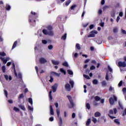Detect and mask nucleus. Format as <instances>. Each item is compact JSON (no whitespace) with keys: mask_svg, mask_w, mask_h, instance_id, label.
Listing matches in <instances>:
<instances>
[{"mask_svg":"<svg viewBox=\"0 0 126 126\" xmlns=\"http://www.w3.org/2000/svg\"><path fill=\"white\" fill-rule=\"evenodd\" d=\"M47 30H43L42 33L44 35H49V36H54V32H53V27L52 26H48Z\"/></svg>","mask_w":126,"mask_h":126,"instance_id":"nucleus-1","label":"nucleus"},{"mask_svg":"<svg viewBox=\"0 0 126 126\" xmlns=\"http://www.w3.org/2000/svg\"><path fill=\"white\" fill-rule=\"evenodd\" d=\"M117 100V96L115 95H113V97H111L109 98V103L110 105H114L115 104V101L116 102Z\"/></svg>","mask_w":126,"mask_h":126,"instance_id":"nucleus-2","label":"nucleus"},{"mask_svg":"<svg viewBox=\"0 0 126 126\" xmlns=\"http://www.w3.org/2000/svg\"><path fill=\"white\" fill-rule=\"evenodd\" d=\"M67 98L68 99L72 108H73V107H74V103H73L72 97H71V96L70 95H67Z\"/></svg>","mask_w":126,"mask_h":126,"instance_id":"nucleus-3","label":"nucleus"},{"mask_svg":"<svg viewBox=\"0 0 126 126\" xmlns=\"http://www.w3.org/2000/svg\"><path fill=\"white\" fill-rule=\"evenodd\" d=\"M118 66L119 67H126V62H118Z\"/></svg>","mask_w":126,"mask_h":126,"instance_id":"nucleus-4","label":"nucleus"},{"mask_svg":"<svg viewBox=\"0 0 126 126\" xmlns=\"http://www.w3.org/2000/svg\"><path fill=\"white\" fill-rule=\"evenodd\" d=\"M65 89L66 90V91H70V90H71V87H70V85L68 83H66L65 85Z\"/></svg>","mask_w":126,"mask_h":126,"instance_id":"nucleus-5","label":"nucleus"},{"mask_svg":"<svg viewBox=\"0 0 126 126\" xmlns=\"http://www.w3.org/2000/svg\"><path fill=\"white\" fill-rule=\"evenodd\" d=\"M39 63H40L41 64H43L46 63H48V61L45 58L42 57L39 59Z\"/></svg>","mask_w":126,"mask_h":126,"instance_id":"nucleus-6","label":"nucleus"},{"mask_svg":"<svg viewBox=\"0 0 126 126\" xmlns=\"http://www.w3.org/2000/svg\"><path fill=\"white\" fill-rule=\"evenodd\" d=\"M51 88L53 93H55V92L57 91V89L58 88V84H55L54 85L51 87Z\"/></svg>","mask_w":126,"mask_h":126,"instance_id":"nucleus-7","label":"nucleus"},{"mask_svg":"<svg viewBox=\"0 0 126 126\" xmlns=\"http://www.w3.org/2000/svg\"><path fill=\"white\" fill-rule=\"evenodd\" d=\"M51 62L53 64H54L55 65H58V64H60V62L58 61L52 60Z\"/></svg>","mask_w":126,"mask_h":126,"instance_id":"nucleus-8","label":"nucleus"},{"mask_svg":"<svg viewBox=\"0 0 126 126\" xmlns=\"http://www.w3.org/2000/svg\"><path fill=\"white\" fill-rule=\"evenodd\" d=\"M93 37H95V34H94V32L92 31L90 32V34L88 35V38H91Z\"/></svg>","mask_w":126,"mask_h":126,"instance_id":"nucleus-9","label":"nucleus"},{"mask_svg":"<svg viewBox=\"0 0 126 126\" xmlns=\"http://www.w3.org/2000/svg\"><path fill=\"white\" fill-rule=\"evenodd\" d=\"M13 65V69H14V73L15 75V76L17 77V73L16 72V70H15V64H14V63H12Z\"/></svg>","mask_w":126,"mask_h":126,"instance_id":"nucleus-10","label":"nucleus"},{"mask_svg":"<svg viewBox=\"0 0 126 126\" xmlns=\"http://www.w3.org/2000/svg\"><path fill=\"white\" fill-rule=\"evenodd\" d=\"M19 108H20V109L21 110H22L23 111H26V108H25V106H24V105H22V104H20L19 105Z\"/></svg>","mask_w":126,"mask_h":126,"instance_id":"nucleus-11","label":"nucleus"},{"mask_svg":"<svg viewBox=\"0 0 126 126\" xmlns=\"http://www.w3.org/2000/svg\"><path fill=\"white\" fill-rule=\"evenodd\" d=\"M50 114L53 115H54V109H53V106L50 105Z\"/></svg>","mask_w":126,"mask_h":126,"instance_id":"nucleus-12","label":"nucleus"},{"mask_svg":"<svg viewBox=\"0 0 126 126\" xmlns=\"http://www.w3.org/2000/svg\"><path fill=\"white\" fill-rule=\"evenodd\" d=\"M94 117H95V118H98L99 117H101V113H100V112H96L94 113Z\"/></svg>","mask_w":126,"mask_h":126,"instance_id":"nucleus-13","label":"nucleus"},{"mask_svg":"<svg viewBox=\"0 0 126 126\" xmlns=\"http://www.w3.org/2000/svg\"><path fill=\"white\" fill-rule=\"evenodd\" d=\"M60 122L59 123V126H63V119L62 117L59 118Z\"/></svg>","mask_w":126,"mask_h":126,"instance_id":"nucleus-14","label":"nucleus"},{"mask_svg":"<svg viewBox=\"0 0 126 126\" xmlns=\"http://www.w3.org/2000/svg\"><path fill=\"white\" fill-rule=\"evenodd\" d=\"M66 36H67V34L64 33V35H63L62 37H61V39L64 40V41L66 40Z\"/></svg>","mask_w":126,"mask_h":126,"instance_id":"nucleus-15","label":"nucleus"},{"mask_svg":"<svg viewBox=\"0 0 126 126\" xmlns=\"http://www.w3.org/2000/svg\"><path fill=\"white\" fill-rule=\"evenodd\" d=\"M16 46H17V41H15L12 46V50H13V49H14V48H15L16 47Z\"/></svg>","mask_w":126,"mask_h":126,"instance_id":"nucleus-16","label":"nucleus"},{"mask_svg":"<svg viewBox=\"0 0 126 126\" xmlns=\"http://www.w3.org/2000/svg\"><path fill=\"white\" fill-rule=\"evenodd\" d=\"M60 71H61V72H62V73H63V74L64 75H65V74H66V71H65V70H64V69H63V68L60 69Z\"/></svg>","mask_w":126,"mask_h":126,"instance_id":"nucleus-17","label":"nucleus"},{"mask_svg":"<svg viewBox=\"0 0 126 126\" xmlns=\"http://www.w3.org/2000/svg\"><path fill=\"white\" fill-rule=\"evenodd\" d=\"M69 82L71 85V88H73V86H74V82H73L72 80H70Z\"/></svg>","mask_w":126,"mask_h":126,"instance_id":"nucleus-18","label":"nucleus"},{"mask_svg":"<svg viewBox=\"0 0 126 126\" xmlns=\"http://www.w3.org/2000/svg\"><path fill=\"white\" fill-rule=\"evenodd\" d=\"M101 84L103 87H104V86H107V83L106 82V81H103L102 82H101Z\"/></svg>","mask_w":126,"mask_h":126,"instance_id":"nucleus-19","label":"nucleus"},{"mask_svg":"<svg viewBox=\"0 0 126 126\" xmlns=\"http://www.w3.org/2000/svg\"><path fill=\"white\" fill-rule=\"evenodd\" d=\"M35 18H34V16L33 15H30L29 16V20L30 21V22H32V19H34Z\"/></svg>","mask_w":126,"mask_h":126,"instance_id":"nucleus-20","label":"nucleus"},{"mask_svg":"<svg viewBox=\"0 0 126 126\" xmlns=\"http://www.w3.org/2000/svg\"><path fill=\"white\" fill-rule=\"evenodd\" d=\"M91 123V119H88L87 121V122H86V126H89V125H90V123Z\"/></svg>","mask_w":126,"mask_h":126,"instance_id":"nucleus-21","label":"nucleus"},{"mask_svg":"<svg viewBox=\"0 0 126 126\" xmlns=\"http://www.w3.org/2000/svg\"><path fill=\"white\" fill-rule=\"evenodd\" d=\"M49 99H50L51 100H53V96L52 95V91L49 92Z\"/></svg>","mask_w":126,"mask_h":126,"instance_id":"nucleus-22","label":"nucleus"},{"mask_svg":"<svg viewBox=\"0 0 126 126\" xmlns=\"http://www.w3.org/2000/svg\"><path fill=\"white\" fill-rule=\"evenodd\" d=\"M114 123H115V124H117V125H118V126H120V125H121V123L119 122V119H115Z\"/></svg>","mask_w":126,"mask_h":126,"instance_id":"nucleus-23","label":"nucleus"},{"mask_svg":"<svg viewBox=\"0 0 126 126\" xmlns=\"http://www.w3.org/2000/svg\"><path fill=\"white\" fill-rule=\"evenodd\" d=\"M0 59L4 63H7V59H4V58H0Z\"/></svg>","mask_w":126,"mask_h":126,"instance_id":"nucleus-24","label":"nucleus"},{"mask_svg":"<svg viewBox=\"0 0 126 126\" xmlns=\"http://www.w3.org/2000/svg\"><path fill=\"white\" fill-rule=\"evenodd\" d=\"M67 72H68V74L70 75H73V72L71 71V70H67Z\"/></svg>","mask_w":126,"mask_h":126,"instance_id":"nucleus-25","label":"nucleus"},{"mask_svg":"<svg viewBox=\"0 0 126 126\" xmlns=\"http://www.w3.org/2000/svg\"><path fill=\"white\" fill-rule=\"evenodd\" d=\"M86 107L87 108V109H88V110H90L91 107L90 106V104L87 103H86Z\"/></svg>","mask_w":126,"mask_h":126,"instance_id":"nucleus-26","label":"nucleus"},{"mask_svg":"<svg viewBox=\"0 0 126 126\" xmlns=\"http://www.w3.org/2000/svg\"><path fill=\"white\" fill-rule=\"evenodd\" d=\"M6 68H5V66L3 65L1 67V70L3 72V73H4V72H5V70H6Z\"/></svg>","mask_w":126,"mask_h":126,"instance_id":"nucleus-27","label":"nucleus"},{"mask_svg":"<svg viewBox=\"0 0 126 126\" xmlns=\"http://www.w3.org/2000/svg\"><path fill=\"white\" fill-rule=\"evenodd\" d=\"M93 84L96 85L98 84V80L97 79H94L93 81Z\"/></svg>","mask_w":126,"mask_h":126,"instance_id":"nucleus-28","label":"nucleus"},{"mask_svg":"<svg viewBox=\"0 0 126 126\" xmlns=\"http://www.w3.org/2000/svg\"><path fill=\"white\" fill-rule=\"evenodd\" d=\"M94 99L95 100V101H100L101 98L98 96H96L94 97Z\"/></svg>","mask_w":126,"mask_h":126,"instance_id":"nucleus-29","label":"nucleus"},{"mask_svg":"<svg viewBox=\"0 0 126 126\" xmlns=\"http://www.w3.org/2000/svg\"><path fill=\"white\" fill-rule=\"evenodd\" d=\"M63 66H66V67H67L68 66V64L67 63V62H65L63 63Z\"/></svg>","mask_w":126,"mask_h":126,"instance_id":"nucleus-30","label":"nucleus"},{"mask_svg":"<svg viewBox=\"0 0 126 126\" xmlns=\"http://www.w3.org/2000/svg\"><path fill=\"white\" fill-rule=\"evenodd\" d=\"M77 6L76 5H72L70 7V9L71 10H74V8H75V7H76Z\"/></svg>","mask_w":126,"mask_h":126,"instance_id":"nucleus-31","label":"nucleus"},{"mask_svg":"<svg viewBox=\"0 0 126 126\" xmlns=\"http://www.w3.org/2000/svg\"><path fill=\"white\" fill-rule=\"evenodd\" d=\"M115 11H112L111 12V17H115Z\"/></svg>","mask_w":126,"mask_h":126,"instance_id":"nucleus-32","label":"nucleus"},{"mask_svg":"<svg viewBox=\"0 0 126 126\" xmlns=\"http://www.w3.org/2000/svg\"><path fill=\"white\" fill-rule=\"evenodd\" d=\"M76 48L77 49V50H80V45H79L78 43H77L76 44Z\"/></svg>","mask_w":126,"mask_h":126,"instance_id":"nucleus-33","label":"nucleus"},{"mask_svg":"<svg viewBox=\"0 0 126 126\" xmlns=\"http://www.w3.org/2000/svg\"><path fill=\"white\" fill-rule=\"evenodd\" d=\"M0 56H1V57H5L6 54L4 52H0Z\"/></svg>","mask_w":126,"mask_h":126,"instance_id":"nucleus-34","label":"nucleus"},{"mask_svg":"<svg viewBox=\"0 0 126 126\" xmlns=\"http://www.w3.org/2000/svg\"><path fill=\"white\" fill-rule=\"evenodd\" d=\"M50 79L49 80V82L51 83L53 82L54 81V78H53V76L50 75Z\"/></svg>","mask_w":126,"mask_h":126,"instance_id":"nucleus-35","label":"nucleus"},{"mask_svg":"<svg viewBox=\"0 0 126 126\" xmlns=\"http://www.w3.org/2000/svg\"><path fill=\"white\" fill-rule=\"evenodd\" d=\"M11 8L10 5H6V10H10Z\"/></svg>","mask_w":126,"mask_h":126,"instance_id":"nucleus-36","label":"nucleus"},{"mask_svg":"<svg viewBox=\"0 0 126 126\" xmlns=\"http://www.w3.org/2000/svg\"><path fill=\"white\" fill-rule=\"evenodd\" d=\"M56 112H57V114L58 118H60V110L59 109H57Z\"/></svg>","mask_w":126,"mask_h":126,"instance_id":"nucleus-37","label":"nucleus"},{"mask_svg":"<svg viewBox=\"0 0 126 126\" xmlns=\"http://www.w3.org/2000/svg\"><path fill=\"white\" fill-rule=\"evenodd\" d=\"M29 103H30V104L31 105H33V101L32 100V98H29Z\"/></svg>","mask_w":126,"mask_h":126,"instance_id":"nucleus-38","label":"nucleus"},{"mask_svg":"<svg viewBox=\"0 0 126 126\" xmlns=\"http://www.w3.org/2000/svg\"><path fill=\"white\" fill-rule=\"evenodd\" d=\"M113 32H114V33H117V32H118V28L117 27H115L113 29Z\"/></svg>","mask_w":126,"mask_h":126,"instance_id":"nucleus-39","label":"nucleus"},{"mask_svg":"<svg viewBox=\"0 0 126 126\" xmlns=\"http://www.w3.org/2000/svg\"><path fill=\"white\" fill-rule=\"evenodd\" d=\"M83 76L84 77H85V78H86L87 79H90V77L88 75L84 74Z\"/></svg>","mask_w":126,"mask_h":126,"instance_id":"nucleus-40","label":"nucleus"},{"mask_svg":"<svg viewBox=\"0 0 126 126\" xmlns=\"http://www.w3.org/2000/svg\"><path fill=\"white\" fill-rule=\"evenodd\" d=\"M92 121L93 122V123H94V124H96L97 123V119L94 117H93V120Z\"/></svg>","mask_w":126,"mask_h":126,"instance_id":"nucleus-41","label":"nucleus"},{"mask_svg":"<svg viewBox=\"0 0 126 126\" xmlns=\"http://www.w3.org/2000/svg\"><path fill=\"white\" fill-rule=\"evenodd\" d=\"M70 2H71V1L70 0H67L66 2H65V5H66L67 6V5H68L69 4V3H70Z\"/></svg>","mask_w":126,"mask_h":126,"instance_id":"nucleus-42","label":"nucleus"},{"mask_svg":"<svg viewBox=\"0 0 126 126\" xmlns=\"http://www.w3.org/2000/svg\"><path fill=\"white\" fill-rule=\"evenodd\" d=\"M19 99H21V98H24V95H23V94H21L19 95L18 97Z\"/></svg>","mask_w":126,"mask_h":126,"instance_id":"nucleus-43","label":"nucleus"},{"mask_svg":"<svg viewBox=\"0 0 126 126\" xmlns=\"http://www.w3.org/2000/svg\"><path fill=\"white\" fill-rule=\"evenodd\" d=\"M18 75L20 79H22V75L21 74V73H18Z\"/></svg>","mask_w":126,"mask_h":126,"instance_id":"nucleus-44","label":"nucleus"},{"mask_svg":"<svg viewBox=\"0 0 126 126\" xmlns=\"http://www.w3.org/2000/svg\"><path fill=\"white\" fill-rule=\"evenodd\" d=\"M108 70H109V71L110 72H113V69H112V68H111V67L110 66V65H108Z\"/></svg>","mask_w":126,"mask_h":126,"instance_id":"nucleus-45","label":"nucleus"},{"mask_svg":"<svg viewBox=\"0 0 126 126\" xmlns=\"http://www.w3.org/2000/svg\"><path fill=\"white\" fill-rule=\"evenodd\" d=\"M119 105L120 108H121L122 110H124V106H123V105H122V104H121L120 102H119Z\"/></svg>","mask_w":126,"mask_h":126,"instance_id":"nucleus-46","label":"nucleus"},{"mask_svg":"<svg viewBox=\"0 0 126 126\" xmlns=\"http://www.w3.org/2000/svg\"><path fill=\"white\" fill-rule=\"evenodd\" d=\"M14 110L16 111V112H19V111H20V109H19L17 107H14Z\"/></svg>","mask_w":126,"mask_h":126,"instance_id":"nucleus-47","label":"nucleus"},{"mask_svg":"<svg viewBox=\"0 0 126 126\" xmlns=\"http://www.w3.org/2000/svg\"><path fill=\"white\" fill-rule=\"evenodd\" d=\"M122 85H123V81H121L118 84V86L119 87H122Z\"/></svg>","mask_w":126,"mask_h":126,"instance_id":"nucleus-48","label":"nucleus"},{"mask_svg":"<svg viewBox=\"0 0 126 126\" xmlns=\"http://www.w3.org/2000/svg\"><path fill=\"white\" fill-rule=\"evenodd\" d=\"M95 68H96V67L94 65H92L90 67L91 70H93L95 69Z\"/></svg>","mask_w":126,"mask_h":126,"instance_id":"nucleus-49","label":"nucleus"},{"mask_svg":"<svg viewBox=\"0 0 126 126\" xmlns=\"http://www.w3.org/2000/svg\"><path fill=\"white\" fill-rule=\"evenodd\" d=\"M48 48L49 50H52L53 46L52 45H50L48 46Z\"/></svg>","mask_w":126,"mask_h":126,"instance_id":"nucleus-50","label":"nucleus"},{"mask_svg":"<svg viewBox=\"0 0 126 126\" xmlns=\"http://www.w3.org/2000/svg\"><path fill=\"white\" fill-rule=\"evenodd\" d=\"M108 117L111 119V120H113V119H116V117L112 116L110 115V114H108Z\"/></svg>","mask_w":126,"mask_h":126,"instance_id":"nucleus-51","label":"nucleus"},{"mask_svg":"<svg viewBox=\"0 0 126 126\" xmlns=\"http://www.w3.org/2000/svg\"><path fill=\"white\" fill-rule=\"evenodd\" d=\"M113 111L114 114L116 115L118 112V110H117V108H114Z\"/></svg>","mask_w":126,"mask_h":126,"instance_id":"nucleus-52","label":"nucleus"},{"mask_svg":"<svg viewBox=\"0 0 126 126\" xmlns=\"http://www.w3.org/2000/svg\"><path fill=\"white\" fill-rule=\"evenodd\" d=\"M109 113L110 115H114V111H113V110H109Z\"/></svg>","mask_w":126,"mask_h":126,"instance_id":"nucleus-53","label":"nucleus"},{"mask_svg":"<svg viewBox=\"0 0 126 126\" xmlns=\"http://www.w3.org/2000/svg\"><path fill=\"white\" fill-rule=\"evenodd\" d=\"M42 42L44 45H46V44L48 43V42L46 40H42Z\"/></svg>","mask_w":126,"mask_h":126,"instance_id":"nucleus-54","label":"nucleus"},{"mask_svg":"<svg viewBox=\"0 0 126 126\" xmlns=\"http://www.w3.org/2000/svg\"><path fill=\"white\" fill-rule=\"evenodd\" d=\"M28 109L30 111H33V108L31 107L30 105L28 106Z\"/></svg>","mask_w":126,"mask_h":126,"instance_id":"nucleus-55","label":"nucleus"},{"mask_svg":"<svg viewBox=\"0 0 126 126\" xmlns=\"http://www.w3.org/2000/svg\"><path fill=\"white\" fill-rule=\"evenodd\" d=\"M93 104H94V106H98V103H97V102H96V101H94L93 102Z\"/></svg>","mask_w":126,"mask_h":126,"instance_id":"nucleus-56","label":"nucleus"},{"mask_svg":"<svg viewBox=\"0 0 126 126\" xmlns=\"http://www.w3.org/2000/svg\"><path fill=\"white\" fill-rule=\"evenodd\" d=\"M124 15V13L123 12H120L119 13V16L121 17H123V16Z\"/></svg>","mask_w":126,"mask_h":126,"instance_id":"nucleus-57","label":"nucleus"},{"mask_svg":"<svg viewBox=\"0 0 126 126\" xmlns=\"http://www.w3.org/2000/svg\"><path fill=\"white\" fill-rule=\"evenodd\" d=\"M4 76L6 80H8V76L7 75H4Z\"/></svg>","mask_w":126,"mask_h":126,"instance_id":"nucleus-58","label":"nucleus"},{"mask_svg":"<svg viewBox=\"0 0 126 126\" xmlns=\"http://www.w3.org/2000/svg\"><path fill=\"white\" fill-rule=\"evenodd\" d=\"M122 91H123V93H126V88H123Z\"/></svg>","mask_w":126,"mask_h":126,"instance_id":"nucleus-59","label":"nucleus"},{"mask_svg":"<svg viewBox=\"0 0 126 126\" xmlns=\"http://www.w3.org/2000/svg\"><path fill=\"white\" fill-rule=\"evenodd\" d=\"M4 94L5 95L6 97H7V94H8L7 91L4 90Z\"/></svg>","mask_w":126,"mask_h":126,"instance_id":"nucleus-60","label":"nucleus"},{"mask_svg":"<svg viewBox=\"0 0 126 126\" xmlns=\"http://www.w3.org/2000/svg\"><path fill=\"white\" fill-rule=\"evenodd\" d=\"M121 31H122V33H123V34H126V31H125V30L122 29V30H121Z\"/></svg>","mask_w":126,"mask_h":126,"instance_id":"nucleus-61","label":"nucleus"},{"mask_svg":"<svg viewBox=\"0 0 126 126\" xmlns=\"http://www.w3.org/2000/svg\"><path fill=\"white\" fill-rule=\"evenodd\" d=\"M93 28H94V25H91L90 26V29H93Z\"/></svg>","mask_w":126,"mask_h":126,"instance_id":"nucleus-62","label":"nucleus"},{"mask_svg":"<svg viewBox=\"0 0 126 126\" xmlns=\"http://www.w3.org/2000/svg\"><path fill=\"white\" fill-rule=\"evenodd\" d=\"M91 63H93V64H96V61H95V60H92V61H91Z\"/></svg>","mask_w":126,"mask_h":126,"instance_id":"nucleus-63","label":"nucleus"},{"mask_svg":"<svg viewBox=\"0 0 126 126\" xmlns=\"http://www.w3.org/2000/svg\"><path fill=\"white\" fill-rule=\"evenodd\" d=\"M50 122H53L54 121V117H50L49 118Z\"/></svg>","mask_w":126,"mask_h":126,"instance_id":"nucleus-64","label":"nucleus"}]
</instances>
